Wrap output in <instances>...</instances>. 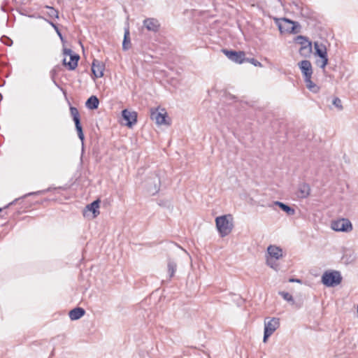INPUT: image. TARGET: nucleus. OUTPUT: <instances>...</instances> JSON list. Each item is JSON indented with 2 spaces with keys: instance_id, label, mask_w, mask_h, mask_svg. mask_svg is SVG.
Segmentation results:
<instances>
[{
  "instance_id": "nucleus-19",
  "label": "nucleus",
  "mask_w": 358,
  "mask_h": 358,
  "mask_svg": "<svg viewBox=\"0 0 358 358\" xmlns=\"http://www.w3.org/2000/svg\"><path fill=\"white\" fill-rule=\"evenodd\" d=\"M273 205L278 206L282 210L285 211L288 215H293L295 214V210L291 206L280 202L274 201Z\"/></svg>"
},
{
  "instance_id": "nucleus-18",
  "label": "nucleus",
  "mask_w": 358,
  "mask_h": 358,
  "mask_svg": "<svg viewBox=\"0 0 358 358\" xmlns=\"http://www.w3.org/2000/svg\"><path fill=\"white\" fill-rule=\"evenodd\" d=\"M85 313V310L83 308H75L69 311V315L71 320H77L81 318Z\"/></svg>"
},
{
  "instance_id": "nucleus-2",
  "label": "nucleus",
  "mask_w": 358,
  "mask_h": 358,
  "mask_svg": "<svg viewBox=\"0 0 358 358\" xmlns=\"http://www.w3.org/2000/svg\"><path fill=\"white\" fill-rule=\"evenodd\" d=\"M278 29L281 33L297 34L300 31L301 26L297 22L287 18H282L277 22Z\"/></svg>"
},
{
  "instance_id": "nucleus-27",
  "label": "nucleus",
  "mask_w": 358,
  "mask_h": 358,
  "mask_svg": "<svg viewBox=\"0 0 358 358\" xmlns=\"http://www.w3.org/2000/svg\"><path fill=\"white\" fill-rule=\"evenodd\" d=\"M266 264L275 271L279 269V264L276 262V260L273 258H266Z\"/></svg>"
},
{
  "instance_id": "nucleus-22",
  "label": "nucleus",
  "mask_w": 358,
  "mask_h": 358,
  "mask_svg": "<svg viewBox=\"0 0 358 358\" xmlns=\"http://www.w3.org/2000/svg\"><path fill=\"white\" fill-rule=\"evenodd\" d=\"M167 268H168V273L169 275V278L171 279V278H173L174 276V274L176 271L177 263L174 260L169 259L168 260V263H167Z\"/></svg>"
},
{
  "instance_id": "nucleus-28",
  "label": "nucleus",
  "mask_w": 358,
  "mask_h": 358,
  "mask_svg": "<svg viewBox=\"0 0 358 358\" xmlns=\"http://www.w3.org/2000/svg\"><path fill=\"white\" fill-rule=\"evenodd\" d=\"M41 192H40V191L34 192H29V193H27V194H24V196H21V197H19V198H17V199H15V200H13L12 202H10V203L8 204V206L14 205V204H15V203H16L19 200L22 199H24V198H26V197H27V196H31V195H35V194H41Z\"/></svg>"
},
{
  "instance_id": "nucleus-8",
  "label": "nucleus",
  "mask_w": 358,
  "mask_h": 358,
  "mask_svg": "<svg viewBox=\"0 0 358 358\" xmlns=\"http://www.w3.org/2000/svg\"><path fill=\"white\" fill-rule=\"evenodd\" d=\"M64 55L70 57V61L66 62V58L63 59V64L68 67L69 70H74L78 66V62L80 59L78 55L73 53L69 48L64 49Z\"/></svg>"
},
{
  "instance_id": "nucleus-24",
  "label": "nucleus",
  "mask_w": 358,
  "mask_h": 358,
  "mask_svg": "<svg viewBox=\"0 0 358 358\" xmlns=\"http://www.w3.org/2000/svg\"><path fill=\"white\" fill-rule=\"evenodd\" d=\"M295 42L296 43H299L301 45V47L309 45V44H311V43L308 40V38L306 36H297L295 38Z\"/></svg>"
},
{
  "instance_id": "nucleus-25",
  "label": "nucleus",
  "mask_w": 358,
  "mask_h": 358,
  "mask_svg": "<svg viewBox=\"0 0 358 358\" xmlns=\"http://www.w3.org/2000/svg\"><path fill=\"white\" fill-rule=\"evenodd\" d=\"M299 54L303 57H308L312 52V44H309V45L301 47L299 49Z\"/></svg>"
},
{
  "instance_id": "nucleus-13",
  "label": "nucleus",
  "mask_w": 358,
  "mask_h": 358,
  "mask_svg": "<svg viewBox=\"0 0 358 358\" xmlns=\"http://www.w3.org/2000/svg\"><path fill=\"white\" fill-rule=\"evenodd\" d=\"M99 203L100 201L99 199H96L92 202L90 204L87 205L85 210H83V215L85 217L87 216V212L91 211L92 212L93 214L92 217H96L100 213L99 210Z\"/></svg>"
},
{
  "instance_id": "nucleus-7",
  "label": "nucleus",
  "mask_w": 358,
  "mask_h": 358,
  "mask_svg": "<svg viewBox=\"0 0 358 358\" xmlns=\"http://www.w3.org/2000/svg\"><path fill=\"white\" fill-rule=\"evenodd\" d=\"M70 112L75 123L76 129L77 131L78 138L80 139V141H82V144L83 145L85 136L83 131V127L80 124V114L78 110L73 106H71Z\"/></svg>"
},
{
  "instance_id": "nucleus-30",
  "label": "nucleus",
  "mask_w": 358,
  "mask_h": 358,
  "mask_svg": "<svg viewBox=\"0 0 358 358\" xmlns=\"http://www.w3.org/2000/svg\"><path fill=\"white\" fill-rule=\"evenodd\" d=\"M279 294L285 300L287 301H294V299L289 293L286 292H280Z\"/></svg>"
},
{
  "instance_id": "nucleus-6",
  "label": "nucleus",
  "mask_w": 358,
  "mask_h": 358,
  "mask_svg": "<svg viewBox=\"0 0 358 358\" xmlns=\"http://www.w3.org/2000/svg\"><path fill=\"white\" fill-rule=\"evenodd\" d=\"M331 228L336 231L348 232L352 229V225L348 219L342 218L333 221Z\"/></svg>"
},
{
  "instance_id": "nucleus-34",
  "label": "nucleus",
  "mask_w": 358,
  "mask_h": 358,
  "mask_svg": "<svg viewBox=\"0 0 358 358\" xmlns=\"http://www.w3.org/2000/svg\"><path fill=\"white\" fill-rule=\"evenodd\" d=\"M159 185H158V186H157V185H155V189H154L153 190L150 189V192H152L153 194H155V193L158 192H159Z\"/></svg>"
},
{
  "instance_id": "nucleus-16",
  "label": "nucleus",
  "mask_w": 358,
  "mask_h": 358,
  "mask_svg": "<svg viewBox=\"0 0 358 358\" xmlns=\"http://www.w3.org/2000/svg\"><path fill=\"white\" fill-rule=\"evenodd\" d=\"M104 65L97 59H94L92 66V71L96 78H101L103 76Z\"/></svg>"
},
{
  "instance_id": "nucleus-11",
  "label": "nucleus",
  "mask_w": 358,
  "mask_h": 358,
  "mask_svg": "<svg viewBox=\"0 0 358 358\" xmlns=\"http://www.w3.org/2000/svg\"><path fill=\"white\" fill-rule=\"evenodd\" d=\"M143 27L149 31L157 33L159 31L160 28V23L156 18L148 17L143 20Z\"/></svg>"
},
{
  "instance_id": "nucleus-23",
  "label": "nucleus",
  "mask_w": 358,
  "mask_h": 358,
  "mask_svg": "<svg viewBox=\"0 0 358 358\" xmlns=\"http://www.w3.org/2000/svg\"><path fill=\"white\" fill-rule=\"evenodd\" d=\"M304 81L306 83V87L314 93H317L319 92L320 87L315 85L312 80L311 77H308L304 78Z\"/></svg>"
},
{
  "instance_id": "nucleus-20",
  "label": "nucleus",
  "mask_w": 358,
  "mask_h": 358,
  "mask_svg": "<svg viewBox=\"0 0 358 358\" xmlns=\"http://www.w3.org/2000/svg\"><path fill=\"white\" fill-rule=\"evenodd\" d=\"M99 101L96 96H91L86 101L85 106L88 109H96L99 106Z\"/></svg>"
},
{
  "instance_id": "nucleus-1",
  "label": "nucleus",
  "mask_w": 358,
  "mask_h": 358,
  "mask_svg": "<svg viewBox=\"0 0 358 358\" xmlns=\"http://www.w3.org/2000/svg\"><path fill=\"white\" fill-rule=\"evenodd\" d=\"M232 216L230 214L217 217L215 218L216 227L221 237L229 235L232 231L234 224Z\"/></svg>"
},
{
  "instance_id": "nucleus-4",
  "label": "nucleus",
  "mask_w": 358,
  "mask_h": 358,
  "mask_svg": "<svg viewBox=\"0 0 358 358\" xmlns=\"http://www.w3.org/2000/svg\"><path fill=\"white\" fill-rule=\"evenodd\" d=\"M342 281V277L339 271H326L322 276V282L327 287H335Z\"/></svg>"
},
{
  "instance_id": "nucleus-31",
  "label": "nucleus",
  "mask_w": 358,
  "mask_h": 358,
  "mask_svg": "<svg viewBox=\"0 0 358 358\" xmlns=\"http://www.w3.org/2000/svg\"><path fill=\"white\" fill-rule=\"evenodd\" d=\"M332 103L338 109V110H342L343 109V106H342V104H341V100L338 98V97H335L332 101Z\"/></svg>"
},
{
  "instance_id": "nucleus-29",
  "label": "nucleus",
  "mask_w": 358,
  "mask_h": 358,
  "mask_svg": "<svg viewBox=\"0 0 358 358\" xmlns=\"http://www.w3.org/2000/svg\"><path fill=\"white\" fill-rule=\"evenodd\" d=\"M47 21L54 28V29L55 30V32L57 34V35L59 37V38L61 39V41H64L63 36H62L60 30L59 29L58 27L57 26V24L50 20H47Z\"/></svg>"
},
{
  "instance_id": "nucleus-5",
  "label": "nucleus",
  "mask_w": 358,
  "mask_h": 358,
  "mask_svg": "<svg viewBox=\"0 0 358 358\" xmlns=\"http://www.w3.org/2000/svg\"><path fill=\"white\" fill-rule=\"evenodd\" d=\"M280 327V320L277 317L266 318L264 320V332L263 342L266 343L268 338Z\"/></svg>"
},
{
  "instance_id": "nucleus-35",
  "label": "nucleus",
  "mask_w": 358,
  "mask_h": 358,
  "mask_svg": "<svg viewBox=\"0 0 358 358\" xmlns=\"http://www.w3.org/2000/svg\"><path fill=\"white\" fill-rule=\"evenodd\" d=\"M289 282H301V280L299 279H294V278H291L289 279Z\"/></svg>"
},
{
  "instance_id": "nucleus-21",
  "label": "nucleus",
  "mask_w": 358,
  "mask_h": 358,
  "mask_svg": "<svg viewBox=\"0 0 358 358\" xmlns=\"http://www.w3.org/2000/svg\"><path fill=\"white\" fill-rule=\"evenodd\" d=\"M130 33L129 28L124 29V39L122 42L123 50H128L131 48Z\"/></svg>"
},
{
  "instance_id": "nucleus-17",
  "label": "nucleus",
  "mask_w": 358,
  "mask_h": 358,
  "mask_svg": "<svg viewBox=\"0 0 358 358\" xmlns=\"http://www.w3.org/2000/svg\"><path fill=\"white\" fill-rule=\"evenodd\" d=\"M310 187L307 183L300 184L299 186L297 196L299 198L305 199L310 195Z\"/></svg>"
},
{
  "instance_id": "nucleus-32",
  "label": "nucleus",
  "mask_w": 358,
  "mask_h": 358,
  "mask_svg": "<svg viewBox=\"0 0 358 358\" xmlns=\"http://www.w3.org/2000/svg\"><path fill=\"white\" fill-rule=\"evenodd\" d=\"M1 41L8 46H10L13 43L12 40L5 36L1 37Z\"/></svg>"
},
{
  "instance_id": "nucleus-33",
  "label": "nucleus",
  "mask_w": 358,
  "mask_h": 358,
  "mask_svg": "<svg viewBox=\"0 0 358 358\" xmlns=\"http://www.w3.org/2000/svg\"><path fill=\"white\" fill-rule=\"evenodd\" d=\"M250 63L254 64L255 66H262V64L259 61H257V59H255L254 58H252L250 60Z\"/></svg>"
},
{
  "instance_id": "nucleus-26",
  "label": "nucleus",
  "mask_w": 358,
  "mask_h": 358,
  "mask_svg": "<svg viewBox=\"0 0 358 358\" xmlns=\"http://www.w3.org/2000/svg\"><path fill=\"white\" fill-rule=\"evenodd\" d=\"M46 8L48 9V15L50 17L52 18H59V12L57 10L55 9L53 7L51 6H46Z\"/></svg>"
},
{
  "instance_id": "nucleus-15",
  "label": "nucleus",
  "mask_w": 358,
  "mask_h": 358,
  "mask_svg": "<svg viewBox=\"0 0 358 358\" xmlns=\"http://www.w3.org/2000/svg\"><path fill=\"white\" fill-rule=\"evenodd\" d=\"M267 254L266 258L278 260L282 257V250L280 247L271 245L267 248Z\"/></svg>"
},
{
  "instance_id": "nucleus-9",
  "label": "nucleus",
  "mask_w": 358,
  "mask_h": 358,
  "mask_svg": "<svg viewBox=\"0 0 358 358\" xmlns=\"http://www.w3.org/2000/svg\"><path fill=\"white\" fill-rule=\"evenodd\" d=\"M222 52L232 62L242 64L245 59V54L243 51H235L223 49Z\"/></svg>"
},
{
  "instance_id": "nucleus-12",
  "label": "nucleus",
  "mask_w": 358,
  "mask_h": 358,
  "mask_svg": "<svg viewBox=\"0 0 358 358\" xmlns=\"http://www.w3.org/2000/svg\"><path fill=\"white\" fill-rule=\"evenodd\" d=\"M122 115L123 119L127 121L126 125L129 127H132L137 122V113L136 112H131L124 109L122 111Z\"/></svg>"
},
{
  "instance_id": "nucleus-10",
  "label": "nucleus",
  "mask_w": 358,
  "mask_h": 358,
  "mask_svg": "<svg viewBox=\"0 0 358 358\" xmlns=\"http://www.w3.org/2000/svg\"><path fill=\"white\" fill-rule=\"evenodd\" d=\"M167 113L162 109V111H159L158 109H154L151 110L150 118L155 120L157 124H169L166 121Z\"/></svg>"
},
{
  "instance_id": "nucleus-14",
  "label": "nucleus",
  "mask_w": 358,
  "mask_h": 358,
  "mask_svg": "<svg viewBox=\"0 0 358 358\" xmlns=\"http://www.w3.org/2000/svg\"><path fill=\"white\" fill-rule=\"evenodd\" d=\"M299 67L301 71V73L303 76V78L311 77L313 74V69L312 65L310 61L308 60H302L299 64Z\"/></svg>"
},
{
  "instance_id": "nucleus-3",
  "label": "nucleus",
  "mask_w": 358,
  "mask_h": 358,
  "mask_svg": "<svg viewBox=\"0 0 358 358\" xmlns=\"http://www.w3.org/2000/svg\"><path fill=\"white\" fill-rule=\"evenodd\" d=\"M314 48L315 50V55L320 57L319 59L316 60V64L321 69H324L325 66L328 63L327 51L326 45L322 43L315 41L314 43Z\"/></svg>"
}]
</instances>
